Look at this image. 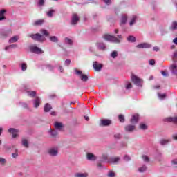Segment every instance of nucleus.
Wrapping results in <instances>:
<instances>
[{
    "label": "nucleus",
    "mask_w": 177,
    "mask_h": 177,
    "mask_svg": "<svg viewBox=\"0 0 177 177\" xmlns=\"http://www.w3.org/2000/svg\"><path fill=\"white\" fill-rule=\"evenodd\" d=\"M104 39L109 41V42H113L114 44H120V42H121L120 39H122V36L121 35H118V37H116L113 35H104Z\"/></svg>",
    "instance_id": "f257e3e1"
},
{
    "label": "nucleus",
    "mask_w": 177,
    "mask_h": 177,
    "mask_svg": "<svg viewBox=\"0 0 177 177\" xmlns=\"http://www.w3.org/2000/svg\"><path fill=\"white\" fill-rule=\"evenodd\" d=\"M131 78L134 85H136V86L142 88L143 85V80L136 76V75H131Z\"/></svg>",
    "instance_id": "f03ea898"
},
{
    "label": "nucleus",
    "mask_w": 177,
    "mask_h": 177,
    "mask_svg": "<svg viewBox=\"0 0 177 177\" xmlns=\"http://www.w3.org/2000/svg\"><path fill=\"white\" fill-rule=\"evenodd\" d=\"M95 46L98 50H102V52H104L107 50V46L106 44L102 41H98L95 44Z\"/></svg>",
    "instance_id": "7ed1b4c3"
},
{
    "label": "nucleus",
    "mask_w": 177,
    "mask_h": 177,
    "mask_svg": "<svg viewBox=\"0 0 177 177\" xmlns=\"http://www.w3.org/2000/svg\"><path fill=\"white\" fill-rule=\"evenodd\" d=\"M28 38H32L34 41H42V35L39 33L36 34H28Z\"/></svg>",
    "instance_id": "20e7f679"
},
{
    "label": "nucleus",
    "mask_w": 177,
    "mask_h": 177,
    "mask_svg": "<svg viewBox=\"0 0 177 177\" xmlns=\"http://www.w3.org/2000/svg\"><path fill=\"white\" fill-rule=\"evenodd\" d=\"M153 46L147 42L141 43L136 46L138 49H150Z\"/></svg>",
    "instance_id": "39448f33"
},
{
    "label": "nucleus",
    "mask_w": 177,
    "mask_h": 177,
    "mask_svg": "<svg viewBox=\"0 0 177 177\" xmlns=\"http://www.w3.org/2000/svg\"><path fill=\"white\" fill-rule=\"evenodd\" d=\"M48 153L50 157H56L59 154V150L56 147L50 148L48 150Z\"/></svg>",
    "instance_id": "423d86ee"
},
{
    "label": "nucleus",
    "mask_w": 177,
    "mask_h": 177,
    "mask_svg": "<svg viewBox=\"0 0 177 177\" xmlns=\"http://www.w3.org/2000/svg\"><path fill=\"white\" fill-rule=\"evenodd\" d=\"M30 50L32 52V53H37V55H39L41 53H44V51L36 46H30Z\"/></svg>",
    "instance_id": "0eeeda50"
},
{
    "label": "nucleus",
    "mask_w": 177,
    "mask_h": 177,
    "mask_svg": "<svg viewBox=\"0 0 177 177\" xmlns=\"http://www.w3.org/2000/svg\"><path fill=\"white\" fill-rule=\"evenodd\" d=\"M78 21H80V17L77 14H73L71 19V26H77Z\"/></svg>",
    "instance_id": "6e6552de"
},
{
    "label": "nucleus",
    "mask_w": 177,
    "mask_h": 177,
    "mask_svg": "<svg viewBox=\"0 0 177 177\" xmlns=\"http://www.w3.org/2000/svg\"><path fill=\"white\" fill-rule=\"evenodd\" d=\"M111 120L109 119H101L100 122V127H109L111 125Z\"/></svg>",
    "instance_id": "1a4fd4ad"
},
{
    "label": "nucleus",
    "mask_w": 177,
    "mask_h": 177,
    "mask_svg": "<svg viewBox=\"0 0 177 177\" xmlns=\"http://www.w3.org/2000/svg\"><path fill=\"white\" fill-rule=\"evenodd\" d=\"M10 34H12L11 30H1L0 32V38H8V36L10 35Z\"/></svg>",
    "instance_id": "9d476101"
},
{
    "label": "nucleus",
    "mask_w": 177,
    "mask_h": 177,
    "mask_svg": "<svg viewBox=\"0 0 177 177\" xmlns=\"http://www.w3.org/2000/svg\"><path fill=\"white\" fill-rule=\"evenodd\" d=\"M136 128V126H135V124H127V126H125L124 127V131L126 132H129V133H132L133 132V131H135Z\"/></svg>",
    "instance_id": "9b49d317"
},
{
    "label": "nucleus",
    "mask_w": 177,
    "mask_h": 177,
    "mask_svg": "<svg viewBox=\"0 0 177 177\" xmlns=\"http://www.w3.org/2000/svg\"><path fill=\"white\" fill-rule=\"evenodd\" d=\"M165 122H173L177 125V117H169L164 119Z\"/></svg>",
    "instance_id": "f8f14e48"
},
{
    "label": "nucleus",
    "mask_w": 177,
    "mask_h": 177,
    "mask_svg": "<svg viewBox=\"0 0 177 177\" xmlns=\"http://www.w3.org/2000/svg\"><path fill=\"white\" fill-rule=\"evenodd\" d=\"M8 132L12 135V138H17V133H19V131L17 129L10 128L8 129Z\"/></svg>",
    "instance_id": "ddd939ff"
},
{
    "label": "nucleus",
    "mask_w": 177,
    "mask_h": 177,
    "mask_svg": "<svg viewBox=\"0 0 177 177\" xmlns=\"http://www.w3.org/2000/svg\"><path fill=\"white\" fill-rule=\"evenodd\" d=\"M93 67L95 71H100L103 68V64H100L97 62H94Z\"/></svg>",
    "instance_id": "4468645a"
},
{
    "label": "nucleus",
    "mask_w": 177,
    "mask_h": 177,
    "mask_svg": "<svg viewBox=\"0 0 177 177\" xmlns=\"http://www.w3.org/2000/svg\"><path fill=\"white\" fill-rule=\"evenodd\" d=\"M138 121H139V115L138 114L133 115L131 119L130 120V122H131L133 125L138 124Z\"/></svg>",
    "instance_id": "2eb2a0df"
},
{
    "label": "nucleus",
    "mask_w": 177,
    "mask_h": 177,
    "mask_svg": "<svg viewBox=\"0 0 177 177\" xmlns=\"http://www.w3.org/2000/svg\"><path fill=\"white\" fill-rule=\"evenodd\" d=\"M86 158L88 161H96V160H97V157H96L95 154L91 153H86Z\"/></svg>",
    "instance_id": "dca6fc26"
},
{
    "label": "nucleus",
    "mask_w": 177,
    "mask_h": 177,
    "mask_svg": "<svg viewBox=\"0 0 177 177\" xmlns=\"http://www.w3.org/2000/svg\"><path fill=\"white\" fill-rule=\"evenodd\" d=\"M119 161L120 157H112L109 159L108 162H109V164H118Z\"/></svg>",
    "instance_id": "f3484780"
},
{
    "label": "nucleus",
    "mask_w": 177,
    "mask_h": 177,
    "mask_svg": "<svg viewBox=\"0 0 177 177\" xmlns=\"http://www.w3.org/2000/svg\"><path fill=\"white\" fill-rule=\"evenodd\" d=\"M41 103V99L39 97H37L36 99L33 100V107L35 109H38Z\"/></svg>",
    "instance_id": "a211bd4d"
},
{
    "label": "nucleus",
    "mask_w": 177,
    "mask_h": 177,
    "mask_svg": "<svg viewBox=\"0 0 177 177\" xmlns=\"http://www.w3.org/2000/svg\"><path fill=\"white\" fill-rule=\"evenodd\" d=\"M19 39L20 37L18 35L13 36L8 40V44H16Z\"/></svg>",
    "instance_id": "6ab92c4d"
},
{
    "label": "nucleus",
    "mask_w": 177,
    "mask_h": 177,
    "mask_svg": "<svg viewBox=\"0 0 177 177\" xmlns=\"http://www.w3.org/2000/svg\"><path fill=\"white\" fill-rule=\"evenodd\" d=\"M128 20V17L127 15H122L120 18V26H124L127 24V21Z\"/></svg>",
    "instance_id": "aec40b11"
},
{
    "label": "nucleus",
    "mask_w": 177,
    "mask_h": 177,
    "mask_svg": "<svg viewBox=\"0 0 177 177\" xmlns=\"http://www.w3.org/2000/svg\"><path fill=\"white\" fill-rule=\"evenodd\" d=\"M24 91H26L28 96H30V97H35V95H37V93L35 91H27V86H24Z\"/></svg>",
    "instance_id": "412c9836"
},
{
    "label": "nucleus",
    "mask_w": 177,
    "mask_h": 177,
    "mask_svg": "<svg viewBox=\"0 0 177 177\" xmlns=\"http://www.w3.org/2000/svg\"><path fill=\"white\" fill-rule=\"evenodd\" d=\"M177 65L176 64H173L172 65H171L170 66V71H171V73L174 75H177Z\"/></svg>",
    "instance_id": "4be33fe9"
},
{
    "label": "nucleus",
    "mask_w": 177,
    "mask_h": 177,
    "mask_svg": "<svg viewBox=\"0 0 177 177\" xmlns=\"http://www.w3.org/2000/svg\"><path fill=\"white\" fill-rule=\"evenodd\" d=\"M138 172H140V174H143V172H146L147 171V165H142V166H140L138 169Z\"/></svg>",
    "instance_id": "5701e85b"
},
{
    "label": "nucleus",
    "mask_w": 177,
    "mask_h": 177,
    "mask_svg": "<svg viewBox=\"0 0 177 177\" xmlns=\"http://www.w3.org/2000/svg\"><path fill=\"white\" fill-rule=\"evenodd\" d=\"M171 139H161L159 141V143L161 146H165L168 145V143H170Z\"/></svg>",
    "instance_id": "b1692460"
},
{
    "label": "nucleus",
    "mask_w": 177,
    "mask_h": 177,
    "mask_svg": "<svg viewBox=\"0 0 177 177\" xmlns=\"http://www.w3.org/2000/svg\"><path fill=\"white\" fill-rule=\"evenodd\" d=\"M6 13V10H0V21L3 20H6V17H5V14Z\"/></svg>",
    "instance_id": "393cba45"
},
{
    "label": "nucleus",
    "mask_w": 177,
    "mask_h": 177,
    "mask_svg": "<svg viewBox=\"0 0 177 177\" xmlns=\"http://www.w3.org/2000/svg\"><path fill=\"white\" fill-rule=\"evenodd\" d=\"M132 83L129 81H126L124 83V88L127 91H129V89H132Z\"/></svg>",
    "instance_id": "a878e982"
},
{
    "label": "nucleus",
    "mask_w": 177,
    "mask_h": 177,
    "mask_svg": "<svg viewBox=\"0 0 177 177\" xmlns=\"http://www.w3.org/2000/svg\"><path fill=\"white\" fill-rule=\"evenodd\" d=\"M52 138H57V131L50 129L48 131Z\"/></svg>",
    "instance_id": "bb28decb"
},
{
    "label": "nucleus",
    "mask_w": 177,
    "mask_h": 177,
    "mask_svg": "<svg viewBox=\"0 0 177 177\" xmlns=\"http://www.w3.org/2000/svg\"><path fill=\"white\" fill-rule=\"evenodd\" d=\"M54 125H55V129H57L58 131H62L63 128V124L62 122H55Z\"/></svg>",
    "instance_id": "cd10ccee"
},
{
    "label": "nucleus",
    "mask_w": 177,
    "mask_h": 177,
    "mask_svg": "<svg viewBox=\"0 0 177 177\" xmlns=\"http://www.w3.org/2000/svg\"><path fill=\"white\" fill-rule=\"evenodd\" d=\"M136 19H138V17L136 15H134L131 17V19L129 23L130 27H132V26H133V24H136Z\"/></svg>",
    "instance_id": "c85d7f7f"
},
{
    "label": "nucleus",
    "mask_w": 177,
    "mask_h": 177,
    "mask_svg": "<svg viewBox=\"0 0 177 177\" xmlns=\"http://www.w3.org/2000/svg\"><path fill=\"white\" fill-rule=\"evenodd\" d=\"M44 23H45L44 19H38L33 22L32 26H42Z\"/></svg>",
    "instance_id": "c756f323"
},
{
    "label": "nucleus",
    "mask_w": 177,
    "mask_h": 177,
    "mask_svg": "<svg viewBox=\"0 0 177 177\" xmlns=\"http://www.w3.org/2000/svg\"><path fill=\"white\" fill-rule=\"evenodd\" d=\"M64 42L66 44V45H69L70 46H73V39L69 37H65Z\"/></svg>",
    "instance_id": "7c9ffc66"
},
{
    "label": "nucleus",
    "mask_w": 177,
    "mask_h": 177,
    "mask_svg": "<svg viewBox=\"0 0 177 177\" xmlns=\"http://www.w3.org/2000/svg\"><path fill=\"white\" fill-rule=\"evenodd\" d=\"M52 110V106L50 105V104H46L44 106V111L45 113H49V111H50Z\"/></svg>",
    "instance_id": "2f4dec72"
},
{
    "label": "nucleus",
    "mask_w": 177,
    "mask_h": 177,
    "mask_svg": "<svg viewBox=\"0 0 177 177\" xmlns=\"http://www.w3.org/2000/svg\"><path fill=\"white\" fill-rule=\"evenodd\" d=\"M170 30L171 31H175V30H177V22L176 21H174L171 23L170 26Z\"/></svg>",
    "instance_id": "473e14b6"
},
{
    "label": "nucleus",
    "mask_w": 177,
    "mask_h": 177,
    "mask_svg": "<svg viewBox=\"0 0 177 177\" xmlns=\"http://www.w3.org/2000/svg\"><path fill=\"white\" fill-rule=\"evenodd\" d=\"M100 162H109V156L106 154H102Z\"/></svg>",
    "instance_id": "72a5a7b5"
},
{
    "label": "nucleus",
    "mask_w": 177,
    "mask_h": 177,
    "mask_svg": "<svg viewBox=\"0 0 177 177\" xmlns=\"http://www.w3.org/2000/svg\"><path fill=\"white\" fill-rule=\"evenodd\" d=\"M127 41L128 42L133 43L136 41V37H135L133 35H129L127 37Z\"/></svg>",
    "instance_id": "f704fd0d"
},
{
    "label": "nucleus",
    "mask_w": 177,
    "mask_h": 177,
    "mask_svg": "<svg viewBox=\"0 0 177 177\" xmlns=\"http://www.w3.org/2000/svg\"><path fill=\"white\" fill-rule=\"evenodd\" d=\"M88 173H76L75 177H88Z\"/></svg>",
    "instance_id": "c9c22d12"
},
{
    "label": "nucleus",
    "mask_w": 177,
    "mask_h": 177,
    "mask_svg": "<svg viewBox=\"0 0 177 177\" xmlns=\"http://www.w3.org/2000/svg\"><path fill=\"white\" fill-rule=\"evenodd\" d=\"M19 67L22 71H26L27 70V64L26 62H23L19 64Z\"/></svg>",
    "instance_id": "e433bc0d"
},
{
    "label": "nucleus",
    "mask_w": 177,
    "mask_h": 177,
    "mask_svg": "<svg viewBox=\"0 0 177 177\" xmlns=\"http://www.w3.org/2000/svg\"><path fill=\"white\" fill-rule=\"evenodd\" d=\"M80 78L81 81H82L83 82H86L88 80V75H86L85 74L81 75Z\"/></svg>",
    "instance_id": "4c0bfd02"
},
{
    "label": "nucleus",
    "mask_w": 177,
    "mask_h": 177,
    "mask_svg": "<svg viewBox=\"0 0 177 177\" xmlns=\"http://www.w3.org/2000/svg\"><path fill=\"white\" fill-rule=\"evenodd\" d=\"M142 159L144 161V162H150V159L149 158V156L146 155H142Z\"/></svg>",
    "instance_id": "58836bf2"
},
{
    "label": "nucleus",
    "mask_w": 177,
    "mask_h": 177,
    "mask_svg": "<svg viewBox=\"0 0 177 177\" xmlns=\"http://www.w3.org/2000/svg\"><path fill=\"white\" fill-rule=\"evenodd\" d=\"M50 41H51V42L57 43L59 42V39L56 36H52L50 37Z\"/></svg>",
    "instance_id": "ea45409f"
},
{
    "label": "nucleus",
    "mask_w": 177,
    "mask_h": 177,
    "mask_svg": "<svg viewBox=\"0 0 177 177\" xmlns=\"http://www.w3.org/2000/svg\"><path fill=\"white\" fill-rule=\"evenodd\" d=\"M118 56V52L117 50H114L111 53V57L112 59H115Z\"/></svg>",
    "instance_id": "a19ab883"
},
{
    "label": "nucleus",
    "mask_w": 177,
    "mask_h": 177,
    "mask_svg": "<svg viewBox=\"0 0 177 177\" xmlns=\"http://www.w3.org/2000/svg\"><path fill=\"white\" fill-rule=\"evenodd\" d=\"M53 13H55V10H50L47 12L48 17H53Z\"/></svg>",
    "instance_id": "79ce46f5"
},
{
    "label": "nucleus",
    "mask_w": 177,
    "mask_h": 177,
    "mask_svg": "<svg viewBox=\"0 0 177 177\" xmlns=\"http://www.w3.org/2000/svg\"><path fill=\"white\" fill-rule=\"evenodd\" d=\"M158 98L160 99V100H163V99H165L167 97L166 94H161L160 93H158Z\"/></svg>",
    "instance_id": "37998d69"
},
{
    "label": "nucleus",
    "mask_w": 177,
    "mask_h": 177,
    "mask_svg": "<svg viewBox=\"0 0 177 177\" xmlns=\"http://www.w3.org/2000/svg\"><path fill=\"white\" fill-rule=\"evenodd\" d=\"M6 164V159L5 158L0 157V165H5Z\"/></svg>",
    "instance_id": "c03bdc74"
},
{
    "label": "nucleus",
    "mask_w": 177,
    "mask_h": 177,
    "mask_svg": "<svg viewBox=\"0 0 177 177\" xmlns=\"http://www.w3.org/2000/svg\"><path fill=\"white\" fill-rule=\"evenodd\" d=\"M22 145L24 146V147H28V141L26 139H23Z\"/></svg>",
    "instance_id": "a18cd8bd"
},
{
    "label": "nucleus",
    "mask_w": 177,
    "mask_h": 177,
    "mask_svg": "<svg viewBox=\"0 0 177 177\" xmlns=\"http://www.w3.org/2000/svg\"><path fill=\"white\" fill-rule=\"evenodd\" d=\"M102 1L104 2V3H105V5H107V6H110V5L113 3V1L111 0H102Z\"/></svg>",
    "instance_id": "49530a36"
},
{
    "label": "nucleus",
    "mask_w": 177,
    "mask_h": 177,
    "mask_svg": "<svg viewBox=\"0 0 177 177\" xmlns=\"http://www.w3.org/2000/svg\"><path fill=\"white\" fill-rule=\"evenodd\" d=\"M74 71H75V73L76 74V75H79L80 77L81 75H82V71H80V70H77V68H75Z\"/></svg>",
    "instance_id": "de8ad7c7"
},
{
    "label": "nucleus",
    "mask_w": 177,
    "mask_h": 177,
    "mask_svg": "<svg viewBox=\"0 0 177 177\" xmlns=\"http://www.w3.org/2000/svg\"><path fill=\"white\" fill-rule=\"evenodd\" d=\"M140 129H142L143 131L147 129V125H146L145 124L141 123L140 124Z\"/></svg>",
    "instance_id": "09e8293b"
},
{
    "label": "nucleus",
    "mask_w": 177,
    "mask_h": 177,
    "mask_svg": "<svg viewBox=\"0 0 177 177\" xmlns=\"http://www.w3.org/2000/svg\"><path fill=\"white\" fill-rule=\"evenodd\" d=\"M46 68H47V70H49V71H53V70H54V68H55V66H53L50 64H47Z\"/></svg>",
    "instance_id": "8fccbe9b"
},
{
    "label": "nucleus",
    "mask_w": 177,
    "mask_h": 177,
    "mask_svg": "<svg viewBox=\"0 0 177 177\" xmlns=\"http://www.w3.org/2000/svg\"><path fill=\"white\" fill-rule=\"evenodd\" d=\"M107 176L108 177H115V173H114V171H111L108 173Z\"/></svg>",
    "instance_id": "3c124183"
},
{
    "label": "nucleus",
    "mask_w": 177,
    "mask_h": 177,
    "mask_svg": "<svg viewBox=\"0 0 177 177\" xmlns=\"http://www.w3.org/2000/svg\"><path fill=\"white\" fill-rule=\"evenodd\" d=\"M119 121L120 122H125V118H124L123 115H119Z\"/></svg>",
    "instance_id": "603ef678"
},
{
    "label": "nucleus",
    "mask_w": 177,
    "mask_h": 177,
    "mask_svg": "<svg viewBox=\"0 0 177 177\" xmlns=\"http://www.w3.org/2000/svg\"><path fill=\"white\" fill-rule=\"evenodd\" d=\"M41 34L43 35H45L46 37H48V35H49V32H48V30H42Z\"/></svg>",
    "instance_id": "864d4df0"
},
{
    "label": "nucleus",
    "mask_w": 177,
    "mask_h": 177,
    "mask_svg": "<svg viewBox=\"0 0 177 177\" xmlns=\"http://www.w3.org/2000/svg\"><path fill=\"white\" fill-rule=\"evenodd\" d=\"M123 160H124V161H131V157H129L128 155H126L124 156Z\"/></svg>",
    "instance_id": "5fc2aeb1"
},
{
    "label": "nucleus",
    "mask_w": 177,
    "mask_h": 177,
    "mask_svg": "<svg viewBox=\"0 0 177 177\" xmlns=\"http://www.w3.org/2000/svg\"><path fill=\"white\" fill-rule=\"evenodd\" d=\"M45 3V0H39L38 5L39 6H44Z\"/></svg>",
    "instance_id": "6e6d98bb"
},
{
    "label": "nucleus",
    "mask_w": 177,
    "mask_h": 177,
    "mask_svg": "<svg viewBox=\"0 0 177 177\" xmlns=\"http://www.w3.org/2000/svg\"><path fill=\"white\" fill-rule=\"evenodd\" d=\"M173 60L174 62H175V59H177V50H175L174 53H173Z\"/></svg>",
    "instance_id": "4d7b16f0"
},
{
    "label": "nucleus",
    "mask_w": 177,
    "mask_h": 177,
    "mask_svg": "<svg viewBox=\"0 0 177 177\" xmlns=\"http://www.w3.org/2000/svg\"><path fill=\"white\" fill-rule=\"evenodd\" d=\"M161 74L162 75H163V77H168V72H167V71H161Z\"/></svg>",
    "instance_id": "13d9d810"
},
{
    "label": "nucleus",
    "mask_w": 177,
    "mask_h": 177,
    "mask_svg": "<svg viewBox=\"0 0 177 177\" xmlns=\"http://www.w3.org/2000/svg\"><path fill=\"white\" fill-rule=\"evenodd\" d=\"M70 63H71V60H70L69 59H67L66 60H65L64 65L70 66Z\"/></svg>",
    "instance_id": "bf43d9fd"
},
{
    "label": "nucleus",
    "mask_w": 177,
    "mask_h": 177,
    "mask_svg": "<svg viewBox=\"0 0 177 177\" xmlns=\"http://www.w3.org/2000/svg\"><path fill=\"white\" fill-rule=\"evenodd\" d=\"M18 156H19V153L17 152L12 153V158H17Z\"/></svg>",
    "instance_id": "052dcab7"
},
{
    "label": "nucleus",
    "mask_w": 177,
    "mask_h": 177,
    "mask_svg": "<svg viewBox=\"0 0 177 177\" xmlns=\"http://www.w3.org/2000/svg\"><path fill=\"white\" fill-rule=\"evenodd\" d=\"M172 165H177V158H174L171 160Z\"/></svg>",
    "instance_id": "680f3d73"
},
{
    "label": "nucleus",
    "mask_w": 177,
    "mask_h": 177,
    "mask_svg": "<svg viewBox=\"0 0 177 177\" xmlns=\"http://www.w3.org/2000/svg\"><path fill=\"white\" fill-rule=\"evenodd\" d=\"M115 139H121V135L120 133H116L114 135Z\"/></svg>",
    "instance_id": "e2e57ef3"
},
{
    "label": "nucleus",
    "mask_w": 177,
    "mask_h": 177,
    "mask_svg": "<svg viewBox=\"0 0 177 177\" xmlns=\"http://www.w3.org/2000/svg\"><path fill=\"white\" fill-rule=\"evenodd\" d=\"M153 52H159V50H160V47H158V46H154V47L153 48Z\"/></svg>",
    "instance_id": "0e129e2a"
},
{
    "label": "nucleus",
    "mask_w": 177,
    "mask_h": 177,
    "mask_svg": "<svg viewBox=\"0 0 177 177\" xmlns=\"http://www.w3.org/2000/svg\"><path fill=\"white\" fill-rule=\"evenodd\" d=\"M10 48L11 49H15V48H17V44H10Z\"/></svg>",
    "instance_id": "69168bd1"
},
{
    "label": "nucleus",
    "mask_w": 177,
    "mask_h": 177,
    "mask_svg": "<svg viewBox=\"0 0 177 177\" xmlns=\"http://www.w3.org/2000/svg\"><path fill=\"white\" fill-rule=\"evenodd\" d=\"M97 167L98 169H102L103 168V165H102V163H97Z\"/></svg>",
    "instance_id": "338daca9"
},
{
    "label": "nucleus",
    "mask_w": 177,
    "mask_h": 177,
    "mask_svg": "<svg viewBox=\"0 0 177 177\" xmlns=\"http://www.w3.org/2000/svg\"><path fill=\"white\" fill-rule=\"evenodd\" d=\"M172 139H174V140H177V133L172 135Z\"/></svg>",
    "instance_id": "774afa93"
}]
</instances>
